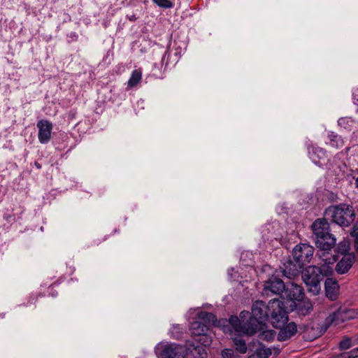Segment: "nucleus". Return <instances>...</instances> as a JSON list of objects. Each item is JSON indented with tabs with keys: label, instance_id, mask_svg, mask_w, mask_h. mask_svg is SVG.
<instances>
[{
	"label": "nucleus",
	"instance_id": "nucleus-16",
	"mask_svg": "<svg viewBox=\"0 0 358 358\" xmlns=\"http://www.w3.org/2000/svg\"><path fill=\"white\" fill-rule=\"evenodd\" d=\"M325 293L327 298L331 301L337 299L339 294L340 286L335 279L328 278L324 282Z\"/></svg>",
	"mask_w": 358,
	"mask_h": 358
},
{
	"label": "nucleus",
	"instance_id": "nucleus-38",
	"mask_svg": "<svg viewBox=\"0 0 358 358\" xmlns=\"http://www.w3.org/2000/svg\"><path fill=\"white\" fill-rule=\"evenodd\" d=\"M345 119L344 118H341L338 120V124H341L343 122H345Z\"/></svg>",
	"mask_w": 358,
	"mask_h": 358
},
{
	"label": "nucleus",
	"instance_id": "nucleus-26",
	"mask_svg": "<svg viewBox=\"0 0 358 358\" xmlns=\"http://www.w3.org/2000/svg\"><path fill=\"white\" fill-rule=\"evenodd\" d=\"M152 1L163 8H171L173 6V3L169 0H152Z\"/></svg>",
	"mask_w": 358,
	"mask_h": 358
},
{
	"label": "nucleus",
	"instance_id": "nucleus-37",
	"mask_svg": "<svg viewBox=\"0 0 358 358\" xmlns=\"http://www.w3.org/2000/svg\"><path fill=\"white\" fill-rule=\"evenodd\" d=\"M323 260L324 261L325 264H330L331 263V259L330 258H326V259H323Z\"/></svg>",
	"mask_w": 358,
	"mask_h": 358
},
{
	"label": "nucleus",
	"instance_id": "nucleus-27",
	"mask_svg": "<svg viewBox=\"0 0 358 358\" xmlns=\"http://www.w3.org/2000/svg\"><path fill=\"white\" fill-rule=\"evenodd\" d=\"M352 346V340L350 338H345L339 343V349L341 350H348Z\"/></svg>",
	"mask_w": 358,
	"mask_h": 358
},
{
	"label": "nucleus",
	"instance_id": "nucleus-7",
	"mask_svg": "<svg viewBox=\"0 0 358 358\" xmlns=\"http://www.w3.org/2000/svg\"><path fill=\"white\" fill-rule=\"evenodd\" d=\"M268 303L266 304L262 301H256L252 306L251 316L259 322V328L268 321Z\"/></svg>",
	"mask_w": 358,
	"mask_h": 358
},
{
	"label": "nucleus",
	"instance_id": "nucleus-25",
	"mask_svg": "<svg viewBox=\"0 0 358 358\" xmlns=\"http://www.w3.org/2000/svg\"><path fill=\"white\" fill-rule=\"evenodd\" d=\"M233 342L237 352L241 354H245L247 352L248 347L244 339L241 337H235L233 338Z\"/></svg>",
	"mask_w": 358,
	"mask_h": 358
},
{
	"label": "nucleus",
	"instance_id": "nucleus-3",
	"mask_svg": "<svg viewBox=\"0 0 358 358\" xmlns=\"http://www.w3.org/2000/svg\"><path fill=\"white\" fill-rule=\"evenodd\" d=\"M268 321L273 327H280L287 323L288 315L284 302L272 299L268 302Z\"/></svg>",
	"mask_w": 358,
	"mask_h": 358
},
{
	"label": "nucleus",
	"instance_id": "nucleus-20",
	"mask_svg": "<svg viewBox=\"0 0 358 358\" xmlns=\"http://www.w3.org/2000/svg\"><path fill=\"white\" fill-rule=\"evenodd\" d=\"M295 304L296 309L299 315H306L313 310V305L310 300H299L296 301Z\"/></svg>",
	"mask_w": 358,
	"mask_h": 358
},
{
	"label": "nucleus",
	"instance_id": "nucleus-10",
	"mask_svg": "<svg viewBox=\"0 0 358 358\" xmlns=\"http://www.w3.org/2000/svg\"><path fill=\"white\" fill-rule=\"evenodd\" d=\"M36 127L38 129V138L41 143L46 144L51 139L52 124L47 120L38 121Z\"/></svg>",
	"mask_w": 358,
	"mask_h": 358
},
{
	"label": "nucleus",
	"instance_id": "nucleus-32",
	"mask_svg": "<svg viewBox=\"0 0 358 358\" xmlns=\"http://www.w3.org/2000/svg\"><path fill=\"white\" fill-rule=\"evenodd\" d=\"M332 358H352L351 357L350 351L348 352H344L342 353H340L337 355H335Z\"/></svg>",
	"mask_w": 358,
	"mask_h": 358
},
{
	"label": "nucleus",
	"instance_id": "nucleus-23",
	"mask_svg": "<svg viewBox=\"0 0 358 358\" xmlns=\"http://www.w3.org/2000/svg\"><path fill=\"white\" fill-rule=\"evenodd\" d=\"M142 79V72L140 69H135L131 72V76L127 82V87H136Z\"/></svg>",
	"mask_w": 358,
	"mask_h": 358
},
{
	"label": "nucleus",
	"instance_id": "nucleus-28",
	"mask_svg": "<svg viewBox=\"0 0 358 358\" xmlns=\"http://www.w3.org/2000/svg\"><path fill=\"white\" fill-rule=\"evenodd\" d=\"M223 358H237L238 355L234 352L232 349H224L222 352Z\"/></svg>",
	"mask_w": 358,
	"mask_h": 358
},
{
	"label": "nucleus",
	"instance_id": "nucleus-12",
	"mask_svg": "<svg viewBox=\"0 0 358 358\" xmlns=\"http://www.w3.org/2000/svg\"><path fill=\"white\" fill-rule=\"evenodd\" d=\"M285 290V282L280 278L271 277L264 282V291L266 294L268 293L280 294Z\"/></svg>",
	"mask_w": 358,
	"mask_h": 358
},
{
	"label": "nucleus",
	"instance_id": "nucleus-35",
	"mask_svg": "<svg viewBox=\"0 0 358 358\" xmlns=\"http://www.w3.org/2000/svg\"><path fill=\"white\" fill-rule=\"evenodd\" d=\"M127 17L131 22H134L137 19V17H136V15L134 14H133L130 16H127Z\"/></svg>",
	"mask_w": 358,
	"mask_h": 358
},
{
	"label": "nucleus",
	"instance_id": "nucleus-14",
	"mask_svg": "<svg viewBox=\"0 0 358 358\" xmlns=\"http://www.w3.org/2000/svg\"><path fill=\"white\" fill-rule=\"evenodd\" d=\"M313 238L326 235L329 233V224L325 219H317L311 225Z\"/></svg>",
	"mask_w": 358,
	"mask_h": 358
},
{
	"label": "nucleus",
	"instance_id": "nucleus-24",
	"mask_svg": "<svg viewBox=\"0 0 358 358\" xmlns=\"http://www.w3.org/2000/svg\"><path fill=\"white\" fill-rule=\"evenodd\" d=\"M271 355V348L261 346L256 349L248 358H268Z\"/></svg>",
	"mask_w": 358,
	"mask_h": 358
},
{
	"label": "nucleus",
	"instance_id": "nucleus-4",
	"mask_svg": "<svg viewBox=\"0 0 358 358\" xmlns=\"http://www.w3.org/2000/svg\"><path fill=\"white\" fill-rule=\"evenodd\" d=\"M302 278L309 292L315 296L320 294V282L323 280V275L320 268L315 266L306 267L302 273Z\"/></svg>",
	"mask_w": 358,
	"mask_h": 358
},
{
	"label": "nucleus",
	"instance_id": "nucleus-19",
	"mask_svg": "<svg viewBox=\"0 0 358 358\" xmlns=\"http://www.w3.org/2000/svg\"><path fill=\"white\" fill-rule=\"evenodd\" d=\"M353 264V259L348 255L344 256L336 264V270L339 274H344L347 273L352 267Z\"/></svg>",
	"mask_w": 358,
	"mask_h": 358
},
{
	"label": "nucleus",
	"instance_id": "nucleus-13",
	"mask_svg": "<svg viewBox=\"0 0 358 358\" xmlns=\"http://www.w3.org/2000/svg\"><path fill=\"white\" fill-rule=\"evenodd\" d=\"M190 329L192 331V334L194 336H203V341L202 344L204 345H208L210 344L211 341L207 336V333L208 332V329L207 328L206 324H203L201 320H197L192 322L190 324Z\"/></svg>",
	"mask_w": 358,
	"mask_h": 358
},
{
	"label": "nucleus",
	"instance_id": "nucleus-2",
	"mask_svg": "<svg viewBox=\"0 0 358 358\" xmlns=\"http://www.w3.org/2000/svg\"><path fill=\"white\" fill-rule=\"evenodd\" d=\"M325 215L332 222L341 227L350 226L355 218L353 207L347 203H340L328 207L325 210Z\"/></svg>",
	"mask_w": 358,
	"mask_h": 358
},
{
	"label": "nucleus",
	"instance_id": "nucleus-1",
	"mask_svg": "<svg viewBox=\"0 0 358 358\" xmlns=\"http://www.w3.org/2000/svg\"><path fill=\"white\" fill-rule=\"evenodd\" d=\"M229 323L239 336H252L261 329L259 322L253 319L249 311L246 310L241 311L239 316H230Z\"/></svg>",
	"mask_w": 358,
	"mask_h": 358
},
{
	"label": "nucleus",
	"instance_id": "nucleus-39",
	"mask_svg": "<svg viewBox=\"0 0 358 358\" xmlns=\"http://www.w3.org/2000/svg\"><path fill=\"white\" fill-rule=\"evenodd\" d=\"M356 187L358 188V178L355 180Z\"/></svg>",
	"mask_w": 358,
	"mask_h": 358
},
{
	"label": "nucleus",
	"instance_id": "nucleus-30",
	"mask_svg": "<svg viewBox=\"0 0 358 358\" xmlns=\"http://www.w3.org/2000/svg\"><path fill=\"white\" fill-rule=\"evenodd\" d=\"M3 219L8 223H13L17 220L16 215L12 213H5L3 215Z\"/></svg>",
	"mask_w": 358,
	"mask_h": 358
},
{
	"label": "nucleus",
	"instance_id": "nucleus-8",
	"mask_svg": "<svg viewBox=\"0 0 358 358\" xmlns=\"http://www.w3.org/2000/svg\"><path fill=\"white\" fill-rule=\"evenodd\" d=\"M182 348L176 343H167L158 348V355L161 358H180L182 357Z\"/></svg>",
	"mask_w": 358,
	"mask_h": 358
},
{
	"label": "nucleus",
	"instance_id": "nucleus-18",
	"mask_svg": "<svg viewBox=\"0 0 358 358\" xmlns=\"http://www.w3.org/2000/svg\"><path fill=\"white\" fill-rule=\"evenodd\" d=\"M197 317L199 320L206 324L208 330L211 327L217 325V317L212 313L201 311L198 313Z\"/></svg>",
	"mask_w": 358,
	"mask_h": 358
},
{
	"label": "nucleus",
	"instance_id": "nucleus-11",
	"mask_svg": "<svg viewBox=\"0 0 358 358\" xmlns=\"http://www.w3.org/2000/svg\"><path fill=\"white\" fill-rule=\"evenodd\" d=\"M316 246L322 251V254H319L320 257L324 255L326 251L331 250L336 245V238L330 233L317 238L314 240Z\"/></svg>",
	"mask_w": 358,
	"mask_h": 358
},
{
	"label": "nucleus",
	"instance_id": "nucleus-15",
	"mask_svg": "<svg viewBox=\"0 0 358 358\" xmlns=\"http://www.w3.org/2000/svg\"><path fill=\"white\" fill-rule=\"evenodd\" d=\"M275 328L280 329L278 334V340L279 341H287L294 336L297 332V326L294 322L286 323L280 327Z\"/></svg>",
	"mask_w": 358,
	"mask_h": 358
},
{
	"label": "nucleus",
	"instance_id": "nucleus-31",
	"mask_svg": "<svg viewBox=\"0 0 358 358\" xmlns=\"http://www.w3.org/2000/svg\"><path fill=\"white\" fill-rule=\"evenodd\" d=\"M274 336L275 335L273 331H263L262 334V336L264 338V339L267 341L272 340Z\"/></svg>",
	"mask_w": 358,
	"mask_h": 358
},
{
	"label": "nucleus",
	"instance_id": "nucleus-34",
	"mask_svg": "<svg viewBox=\"0 0 358 358\" xmlns=\"http://www.w3.org/2000/svg\"><path fill=\"white\" fill-rule=\"evenodd\" d=\"M271 348V354L273 353L275 355H278L280 352V350L279 348L273 346Z\"/></svg>",
	"mask_w": 358,
	"mask_h": 358
},
{
	"label": "nucleus",
	"instance_id": "nucleus-33",
	"mask_svg": "<svg viewBox=\"0 0 358 358\" xmlns=\"http://www.w3.org/2000/svg\"><path fill=\"white\" fill-rule=\"evenodd\" d=\"M350 354L352 358L358 357V347L351 350Z\"/></svg>",
	"mask_w": 358,
	"mask_h": 358
},
{
	"label": "nucleus",
	"instance_id": "nucleus-9",
	"mask_svg": "<svg viewBox=\"0 0 358 358\" xmlns=\"http://www.w3.org/2000/svg\"><path fill=\"white\" fill-rule=\"evenodd\" d=\"M303 267L304 266L302 264L298 262V261H294L292 257V259H287L283 263L281 270L284 276L291 279L298 275Z\"/></svg>",
	"mask_w": 358,
	"mask_h": 358
},
{
	"label": "nucleus",
	"instance_id": "nucleus-17",
	"mask_svg": "<svg viewBox=\"0 0 358 358\" xmlns=\"http://www.w3.org/2000/svg\"><path fill=\"white\" fill-rule=\"evenodd\" d=\"M309 155L311 160L317 165L321 166L322 162L321 160H324L327 157L326 151L319 147H311L309 148Z\"/></svg>",
	"mask_w": 358,
	"mask_h": 358
},
{
	"label": "nucleus",
	"instance_id": "nucleus-6",
	"mask_svg": "<svg viewBox=\"0 0 358 358\" xmlns=\"http://www.w3.org/2000/svg\"><path fill=\"white\" fill-rule=\"evenodd\" d=\"M314 248L309 244L299 243L292 250L294 261H298L304 266L309 264L313 257Z\"/></svg>",
	"mask_w": 358,
	"mask_h": 358
},
{
	"label": "nucleus",
	"instance_id": "nucleus-22",
	"mask_svg": "<svg viewBox=\"0 0 358 358\" xmlns=\"http://www.w3.org/2000/svg\"><path fill=\"white\" fill-rule=\"evenodd\" d=\"M304 294L301 286L292 283L289 291V296L293 301H299L303 299Z\"/></svg>",
	"mask_w": 358,
	"mask_h": 358
},
{
	"label": "nucleus",
	"instance_id": "nucleus-21",
	"mask_svg": "<svg viewBox=\"0 0 358 358\" xmlns=\"http://www.w3.org/2000/svg\"><path fill=\"white\" fill-rule=\"evenodd\" d=\"M327 138L329 141L326 142V143L330 147L338 149L344 146V141L343 138L337 134L333 131H329L328 133Z\"/></svg>",
	"mask_w": 358,
	"mask_h": 358
},
{
	"label": "nucleus",
	"instance_id": "nucleus-36",
	"mask_svg": "<svg viewBox=\"0 0 358 358\" xmlns=\"http://www.w3.org/2000/svg\"><path fill=\"white\" fill-rule=\"evenodd\" d=\"M34 165L36 166V167L38 169H41L42 168V166L41 164H39L38 162H34Z\"/></svg>",
	"mask_w": 358,
	"mask_h": 358
},
{
	"label": "nucleus",
	"instance_id": "nucleus-29",
	"mask_svg": "<svg viewBox=\"0 0 358 358\" xmlns=\"http://www.w3.org/2000/svg\"><path fill=\"white\" fill-rule=\"evenodd\" d=\"M351 235L354 237L355 248L358 252V229L354 227L351 231Z\"/></svg>",
	"mask_w": 358,
	"mask_h": 358
},
{
	"label": "nucleus",
	"instance_id": "nucleus-5",
	"mask_svg": "<svg viewBox=\"0 0 358 358\" xmlns=\"http://www.w3.org/2000/svg\"><path fill=\"white\" fill-rule=\"evenodd\" d=\"M358 318V309H339L328 316L324 320V324L328 328L332 324L338 325L346 320Z\"/></svg>",
	"mask_w": 358,
	"mask_h": 358
}]
</instances>
